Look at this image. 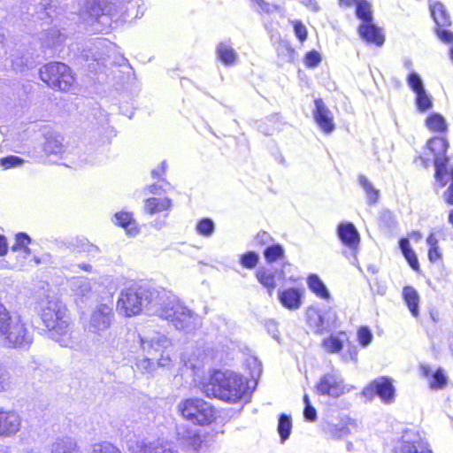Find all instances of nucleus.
<instances>
[{"label":"nucleus","mask_w":453,"mask_h":453,"mask_svg":"<svg viewBox=\"0 0 453 453\" xmlns=\"http://www.w3.org/2000/svg\"><path fill=\"white\" fill-rule=\"evenodd\" d=\"M203 390L207 396L216 397L224 402L235 403L249 393L247 380L232 372H214Z\"/></svg>","instance_id":"1"},{"label":"nucleus","mask_w":453,"mask_h":453,"mask_svg":"<svg viewBox=\"0 0 453 453\" xmlns=\"http://www.w3.org/2000/svg\"><path fill=\"white\" fill-rule=\"evenodd\" d=\"M449 142L446 138L441 136H433L429 138L425 145V150L428 157L418 156L415 162H418L423 167L426 168L430 165L431 159L434 161L435 171L434 180L437 186L443 188L448 183V165L449 158L447 157Z\"/></svg>","instance_id":"2"},{"label":"nucleus","mask_w":453,"mask_h":453,"mask_svg":"<svg viewBox=\"0 0 453 453\" xmlns=\"http://www.w3.org/2000/svg\"><path fill=\"white\" fill-rule=\"evenodd\" d=\"M40 318L50 336L62 346L71 342L70 319L65 306L50 301L42 308Z\"/></svg>","instance_id":"3"},{"label":"nucleus","mask_w":453,"mask_h":453,"mask_svg":"<svg viewBox=\"0 0 453 453\" xmlns=\"http://www.w3.org/2000/svg\"><path fill=\"white\" fill-rule=\"evenodd\" d=\"M40 80L54 91L73 92L77 85V76L73 68L61 61L43 64L38 72Z\"/></svg>","instance_id":"4"},{"label":"nucleus","mask_w":453,"mask_h":453,"mask_svg":"<svg viewBox=\"0 0 453 453\" xmlns=\"http://www.w3.org/2000/svg\"><path fill=\"white\" fill-rule=\"evenodd\" d=\"M0 342L8 348H25L32 342V336L21 318H13L0 303Z\"/></svg>","instance_id":"5"},{"label":"nucleus","mask_w":453,"mask_h":453,"mask_svg":"<svg viewBox=\"0 0 453 453\" xmlns=\"http://www.w3.org/2000/svg\"><path fill=\"white\" fill-rule=\"evenodd\" d=\"M157 294L155 289L142 285L127 287L119 295L117 311L126 318L140 315L143 308L151 303Z\"/></svg>","instance_id":"6"},{"label":"nucleus","mask_w":453,"mask_h":453,"mask_svg":"<svg viewBox=\"0 0 453 453\" xmlns=\"http://www.w3.org/2000/svg\"><path fill=\"white\" fill-rule=\"evenodd\" d=\"M176 410L184 420L197 426H210L217 419V411L213 405L200 397L181 400Z\"/></svg>","instance_id":"7"},{"label":"nucleus","mask_w":453,"mask_h":453,"mask_svg":"<svg viewBox=\"0 0 453 453\" xmlns=\"http://www.w3.org/2000/svg\"><path fill=\"white\" fill-rule=\"evenodd\" d=\"M158 316L169 321L177 330L189 332L199 326L198 316L179 301L170 302L162 306Z\"/></svg>","instance_id":"8"},{"label":"nucleus","mask_w":453,"mask_h":453,"mask_svg":"<svg viewBox=\"0 0 453 453\" xmlns=\"http://www.w3.org/2000/svg\"><path fill=\"white\" fill-rule=\"evenodd\" d=\"M366 398H373L375 395L385 403H391L395 399V388L392 379L380 377L371 381L362 391Z\"/></svg>","instance_id":"9"},{"label":"nucleus","mask_w":453,"mask_h":453,"mask_svg":"<svg viewBox=\"0 0 453 453\" xmlns=\"http://www.w3.org/2000/svg\"><path fill=\"white\" fill-rule=\"evenodd\" d=\"M316 393L319 395L338 398L345 393L343 380L334 372L325 373L316 384Z\"/></svg>","instance_id":"10"},{"label":"nucleus","mask_w":453,"mask_h":453,"mask_svg":"<svg viewBox=\"0 0 453 453\" xmlns=\"http://www.w3.org/2000/svg\"><path fill=\"white\" fill-rule=\"evenodd\" d=\"M114 311L111 305L107 303L98 304L92 311L89 319V326L92 332L96 334H101L102 332L110 328Z\"/></svg>","instance_id":"11"},{"label":"nucleus","mask_w":453,"mask_h":453,"mask_svg":"<svg viewBox=\"0 0 453 453\" xmlns=\"http://www.w3.org/2000/svg\"><path fill=\"white\" fill-rule=\"evenodd\" d=\"M313 117L321 131L329 134L335 129L334 114L326 105L322 98L314 99Z\"/></svg>","instance_id":"12"},{"label":"nucleus","mask_w":453,"mask_h":453,"mask_svg":"<svg viewBox=\"0 0 453 453\" xmlns=\"http://www.w3.org/2000/svg\"><path fill=\"white\" fill-rule=\"evenodd\" d=\"M21 426V418L13 410L0 408V436L16 434Z\"/></svg>","instance_id":"13"},{"label":"nucleus","mask_w":453,"mask_h":453,"mask_svg":"<svg viewBox=\"0 0 453 453\" xmlns=\"http://www.w3.org/2000/svg\"><path fill=\"white\" fill-rule=\"evenodd\" d=\"M420 375L423 378H428V387L432 390H440L444 388L448 384V376L443 368L438 367L433 372L428 364L421 363L418 365Z\"/></svg>","instance_id":"14"},{"label":"nucleus","mask_w":453,"mask_h":453,"mask_svg":"<svg viewBox=\"0 0 453 453\" xmlns=\"http://www.w3.org/2000/svg\"><path fill=\"white\" fill-rule=\"evenodd\" d=\"M337 234L344 246L353 250H357L360 236L354 224L351 222L339 224L337 226Z\"/></svg>","instance_id":"15"},{"label":"nucleus","mask_w":453,"mask_h":453,"mask_svg":"<svg viewBox=\"0 0 453 453\" xmlns=\"http://www.w3.org/2000/svg\"><path fill=\"white\" fill-rule=\"evenodd\" d=\"M360 37L367 43L381 46L385 37L381 30L372 24V21L361 23L357 27Z\"/></svg>","instance_id":"16"},{"label":"nucleus","mask_w":453,"mask_h":453,"mask_svg":"<svg viewBox=\"0 0 453 453\" xmlns=\"http://www.w3.org/2000/svg\"><path fill=\"white\" fill-rule=\"evenodd\" d=\"M115 225L123 228L129 236H135L140 233V226L134 218V214L127 211H119L114 214Z\"/></svg>","instance_id":"17"},{"label":"nucleus","mask_w":453,"mask_h":453,"mask_svg":"<svg viewBox=\"0 0 453 453\" xmlns=\"http://www.w3.org/2000/svg\"><path fill=\"white\" fill-rule=\"evenodd\" d=\"M303 289L287 288L279 291V300L283 307L288 310H296L302 305Z\"/></svg>","instance_id":"18"},{"label":"nucleus","mask_w":453,"mask_h":453,"mask_svg":"<svg viewBox=\"0 0 453 453\" xmlns=\"http://www.w3.org/2000/svg\"><path fill=\"white\" fill-rule=\"evenodd\" d=\"M394 453H433L428 444L420 437L412 440L401 439Z\"/></svg>","instance_id":"19"},{"label":"nucleus","mask_w":453,"mask_h":453,"mask_svg":"<svg viewBox=\"0 0 453 453\" xmlns=\"http://www.w3.org/2000/svg\"><path fill=\"white\" fill-rule=\"evenodd\" d=\"M50 453H82L78 441L71 436L57 438L50 445Z\"/></svg>","instance_id":"20"},{"label":"nucleus","mask_w":453,"mask_h":453,"mask_svg":"<svg viewBox=\"0 0 453 453\" xmlns=\"http://www.w3.org/2000/svg\"><path fill=\"white\" fill-rule=\"evenodd\" d=\"M349 338L345 331L331 334L321 341V347L328 353H339Z\"/></svg>","instance_id":"21"},{"label":"nucleus","mask_w":453,"mask_h":453,"mask_svg":"<svg viewBox=\"0 0 453 453\" xmlns=\"http://www.w3.org/2000/svg\"><path fill=\"white\" fill-rule=\"evenodd\" d=\"M115 4L111 0H91L88 11L96 19L103 16H111L115 12Z\"/></svg>","instance_id":"22"},{"label":"nucleus","mask_w":453,"mask_h":453,"mask_svg":"<svg viewBox=\"0 0 453 453\" xmlns=\"http://www.w3.org/2000/svg\"><path fill=\"white\" fill-rule=\"evenodd\" d=\"M173 206V202L168 197L157 198L155 196L144 200L143 210L149 215L169 211Z\"/></svg>","instance_id":"23"},{"label":"nucleus","mask_w":453,"mask_h":453,"mask_svg":"<svg viewBox=\"0 0 453 453\" xmlns=\"http://www.w3.org/2000/svg\"><path fill=\"white\" fill-rule=\"evenodd\" d=\"M131 453H178L176 449L164 442H138Z\"/></svg>","instance_id":"24"},{"label":"nucleus","mask_w":453,"mask_h":453,"mask_svg":"<svg viewBox=\"0 0 453 453\" xmlns=\"http://www.w3.org/2000/svg\"><path fill=\"white\" fill-rule=\"evenodd\" d=\"M430 12L436 24L435 27H448L451 25L449 13L441 2L432 4L430 5Z\"/></svg>","instance_id":"25"},{"label":"nucleus","mask_w":453,"mask_h":453,"mask_svg":"<svg viewBox=\"0 0 453 453\" xmlns=\"http://www.w3.org/2000/svg\"><path fill=\"white\" fill-rule=\"evenodd\" d=\"M403 298L412 316L418 317L419 295L415 288L412 286L403 287Z\"/></svg>","instance_id":"26"},{"label":"nucleus","mask_w":453,"mask_h":453,"mask_svg":"<svg viewBox=\"0 0 453 453\" xmlns=\"http://www.w3.org/2000/svg\"><path fill=\"white\" fill-rule=\"evenodd\" d=\"M263 256L268 265L284 261L286 258L285 248L280 243H271L265 247Z\"/></svg>","instance_id":"27"},{"label":"nucleus","mask_w":453,"mask_h":453,"mask_svg":"<svg viewBox=\"0 0 453 453\" xmlns=\"http://www.w3.org/2000/svg\"><path fill=\"white\" fill-rule=\"evenodd\" d=\"M425 124L432 133L443 134L448 131V124L445 118L438 112L430 113L426 118Z\"/></svg>","instance_id":"28"},{"label":"nucleus","mask_w":453,"mask_h":453,"mask_svg":"<svg viewBox=\"0 0 453 453\" xmlns=\"http://www.w3.org/2000/svg\"><path fill=\"white\" fill-rule=\"evenodd\" d=\"M256 278L266 288L269 296H272L277 287L276 273L266 268H260L256 272Z\"/></svg>","instance_id":"29"},{"label":"nucleus","mask_w":453,"mask_h":453,"mask_svg":"<svg viewBox=\"0 0 453 453\" xmlns=\"http://www.w3.org/2000/svg\"><path fill=\"white\" fill-rule=\"evenodd\" d=\"M46 155H58L64 152L63 137L60 134H49L42 146Z\"/></svg>","instance_id":"30"},{"label":"nucleus","mask_w":453,"mask_h":453,"mask_svg":"<svg viewBox=\"0 0 453 453\" xmlns=\"http://www.w3.org/2000/svg\"><path fill=\"white\" fill-rule=\"evenodd\" d=\"M399 248L408 261L410 266L416 272L419 271V264L415 251L411 249L410 241L406 237H403L399 240Z\"/></svg>","instance_id":"31"},{"label":"nucleus","mask_w":453,"mask_h":453,"mask_svg":"<svg viewBox=\"0 0 453 453\" xmlns=\"http://www.w3.org/2000/svg\"><path fill=\"white\" fill-rule=\"evenodd\" d=\"M218 58L225 65H233L236 63L237 54L235 50L226 43H219L216 49Z\"/></svg>","instance_id":"32"},{"label":"nucleus","mask_w":453,"mask_h":453,"mask_svg":"<svg viewBox=\"0 0 453 453\" xmlns=\"http://www.w3.org/2000/svg\"><path fill=\"white\" fill-rule=\"evenodd\" d=\"M14 240L15 242L11 247L12 251H22L26 255L31 254V249L29 248V245L32 243V239L27 233H17L15 234Z\"/></svg>","instance_id":"33"},{"label":"nucleus","mask_w":453,"mask_h":453,"mask_svg":"<svg viewBox=\"0 0 453 453\" xmlns=\"http://www.w3.org/2000/svg\"><path fill=\"white\" fill-rule=\"evenodd\" d=\"M307 283L309 288L316 294L318 296L327 299L329 297V292L317 274H311L307 278Z\"/></svg>","instance_id":"34"},{"label":"nucleus","mask_w":453,"mask_h":453,"mask_svg":"<svg viewBox=\"0 0 453 453\" xmlns=\"http://www.w3.org/2000/svg\"><path fill=\"white\" fill-rule=\"evenodd\" d=\"M278 432L280 437V441L284 442L287 439H288L291 429H292V420L291 418L282 413L279 417V422H278Z\"/></svg>","instance_id":"35"},{"label":"nucleus","mask_w":453,"mask_h":453,"mask_svg":"<svg viewBox=\"0 0 453 453\" xmlns=\"http://www.w3.org/2000/svg\"><path fill=\"white\" fill-rule=\"evenodd\" d=\"M356 15L362 23L372 21L371 4L366 0H358L356 4Z\"/></svg>","instance_id":"36"},{"label":"nucleus","mask_w":453,"mask_h":453,"mask_svg":"<svg viewBox=\"0 0 453 453\" xmlns=\"http://www.w3.org/2000/svg\"><path fill=\"white\" fill-rule=\"evenodd\" d=\"M416 94L415 98V104L417 106V109L421 111L425 112L430 110L433 106V102L429 95L426 92V90H421Z\"/></svg>","instance_id":"37"},{"label":"nucleus","mask_w":453,"mask_h":453,"mask_svg":"<svg viewBox=\"0 0 453 453\" xmlns=\"http://www.w3.org/2000/svg\"><path fill=\"white\" fill-rule=\"evenodd\" d=\"M239 262L242 267L253 269L259 262V256L255 251H247L240 256Z\"/></svg>","instance_id":"38"},{"label":"nucleus","mask_w":453,"mask_h":453,"mask_svg":"<svg viewBox=\"0 0 453 453\" xmlns=\"http://www.w3.org/2000/svg\"><path fill=\"white\" fill-rule=\"evenodd\" d=\"M358 180L359 183L365 190L368 202L370 203H376L379 198V191L372 187V183L368 180V179L365 176L362 175L359 177Z\"/></svg>","instance_id":"39"},{"label":"nucleus","mask_w":453,"mask_h":453,"mask_svg":"<svg viewBox=\"0 0 453 453\" xmlns=\"http://www.w3.org/2000/svg\"><path fill=\"white\" fill-rule=\"evenodd\" d=\"M89 453H122L121 450L113 443L109 441H100L92 446Z\"/></svg>","instance_id":"40"},{"label":"nucleus","mask_w":453,"mask_h":453,"mask_svg":"<svg viewBox=\"0 0 453 453\" xmlns=\"http://www.w3.org/2000/svg\"><path fill=\"white\" fill-rule=\"evenodd\" d=\"M357 337L359 344L363 347L368 346L373 339L372 333L367 326H361L357 328Z\"/></svg>","instance_id":"41"},{"label":"nucleus","mask_w":453,"mask_h":453,"mask_svg":"<svg viewBox=\"0 0 453 453\" xmlns=\"http://www.w3.org/2000/svg\"><path fill=\"white\" fill-rule=\"evenodd\" d=\"M196 231L198 234L209 236L214 231V223L211 219L204 218L198 221L196 225Z\"/></svg>","instance_id":"42"},{"label":"nucleus","mask_w":453,"mask_h":453,"mask_svg":"<svg viewBox=\"0 0 453 453\" xmlns=\"http://www.w3.org/2000/svg\"><path fill=\"white\" fill-rule=\"evenodd\" d=\"M295 35L299 42L303 43L308 37V30L305 25L299 19L292 21Z\"/></svg>","instance_id":"43"},{"label":"nucleus","mask_w":453,"mask_h":453,"mask_svg":"<svg viewBox=\"0 0 453 453\" xmlns=\"http://www.w3.org/2000/svg\"><path fill=\"white\" fill-rule=\"evenodd\" d=\"M406 81H407L409 87L415 93H418V92L425 89L419 74L415 72L410 73L408 74V76L406 78Z\"/></svg>","instance_id":"44"},{"label":"nucleus","mask_w":453,"mask_h":453,"mask_svg":"<svg viewBox=\"0 0 453 453\" xmlns=\"http://www.w3.org/2000/svg\"><path fill=\"white\" fill-rule=\"evenodd\" d=\"M23 163V158L14 155H10L0 158V165L5 170L20 165Z\"/></svg>","instance_id":"45"},{"label":"nucleus","mask_w":453,"mask_h":453,"mask_svg":"<svg viewBox=\"0 0 453 453\" xmlns=\"http://www.w3.org/2000/svg\"><path fill=\"white\" fill-rule=\"evenodd\" d=\"M321 62V56L319 51L312 50L305 53L304 64L309 68H313L319 65Z\"/></svg>","instance_id":"46"},{"label":"nucleus","mask_w":453,"mask_h":453,"mask_svg":"<svg viewBox=\"0 0 453 453\" xmlns=\"http://www.w3.org/2000/svg\"><path fill=\"white\" fill-rule=\"evenodd\" d=\"M254 240L256 246L266 247L267 245H270L271 242H273V237L268 232L265 230H260L256 234Z\"/></svg>","instance_id":"47"},{"label":"nucleus","mask_w":453,"mask_h":453,"mask_svg":"<svg viewBox=\"0 0 453 453\" xmlns=\"http://www.w3.org/2000/svg\"><path fill=\"white\" fill-rule=\"evenodd\" d=\"M451 179V182L443 193V200L448 205H453V165L448 171V175Z\"/></svg>","instance_id":"48"},{"label":"nucleus","mask_w":453,"mask_h":453,"mask_svg":"<svg viewBox=\"0 0 453 453\" xmlns=\"http://www.w3.org/2000/svg\"><path fill=\"white\" fill-rule=\"evenodd\" d=\"M435 33L443 42L453 44V32L445 27H435Z\"/></svg>","instance_id":"49"},{"label":"nucleus","mask_w":453,"mask_h":453,"mask_svg":"<svg viewBox=\"0 0 453 453\" xmlns=\"http://www.w3.org/2000/svg\"><path fill=\"white\" fill-rule=\"evenodd\" d=\"M303 416L306 420L313 422L317 419V411L311 404L304 406Z\"/></svg>","instance_id":"50"},{"label":"nucleus","mask_w":453,"mask_h":453,"mask_svg":"<svg viewBox=\"0 0 453 453\" xmlns=\"http://www.w3.org/2000/svg\"><path fill=\"white\" fill-rule=\"evenodd\" d=\"M10 376L6 371L0 369V392L9 388Z\"/></svg>","instance_id":"51"},{"label":"nucleus","mask_w":453,"mask_h":453,"mask_svg":"<svg viewBox=\"0 0 453 453\" xmlns=\"http://www.w3.org/2000/svg\"><path fill=\"white\" fill-rule=\"evenodd\" d=\"M427 257L430 262H436L441 258L442 254L439 247H429Z\"/></svg>","instance_id":"52"},{"label":"nucleus","mask_w":453,"mask_h":453,"mask_svg":"<svg viewBox=\"0 0 453 453\" xmlns=\"http://www.w3.org/2000/svg\"><path fill=\"white\" fill-rule=\"evenodd\" d=\"M9 245L7 238L0 234V257H4L8 253Z\"/></svg>","instance_id":"53"},{"label":"nucleus","mask_w":453,"mask_h":453,"mask_svg":"<svg viewBox=\"0 0 453 453\" xmlns=\"http://www.w3.org/2000/svg\"><path fill=\"white\" fill-rule=\"evenodd\" d=\"M166 172V166L165 162H161L159 167L156 170L151 171V176L153 178L160 179L163 175L165 174Z\"/></svg>","instance_id":"54"},{"label":"nucleus","mask_w":453,"mask_h":453,"mask_svg":"<svg viewBox=\"0 0 453 453\" xmlns=\"http://www.w3.org/2000/svg\"><path fill=\"white\" fill-rule=\"evenodd\" d=\"M438 239L434 233H430L426 238V242L429 247H439L438 246Z\"/></svg>","instance_id":"55"},{"label":"nucleus","mask_w":453,"mask_h":453,"mask_svg":"<svg viewBox=\"0 0 453 453\" xmlns=\"http://www.w3.org/2000/svg\"><path fill=\"white\" fill-rule=\"evenodd\" d=\"M190 440L192 441H190V443L193 444L194 446L201 445L202 440H201V437L199 434H195L194 436H192L190 438Z\"/></svg>","instance_id":"56"},{"label":"nucleus","mask_w":453,"mask_h":453,"mask_svg":"<svg viewBox=\"0 0 453 453\" xmlns=\"http://www.w3.org/2000/svg\"><path fill=\"white\" fill-rule=\"evenodd\" d=\"M357 1L358 0H339V4L341 5L349 7V6L353 5L354 4H357Z\"/></svg>","instance_id":"57"},{"label":"nucleus","mask_w":453,"mask_h":453,"mask_svg":"<svg viewBox=\"0 0 453 453\" xmlns=\"http://www.w3.org/2000/svg\"><path fill=\"white\" fill-rule=\"evenodd\" d=\"M160 187L157 184H151L147 187V189L151 194H157L158 193Z\"/></svg>","instance_id":"58"},{"label":"nucleus","mask_w":453,"mask_h":453,"mask_svg":"<svg viewBox=\"0 0 453 453\" xmlns=\"http://www.w3.org/2000/svg\"><path fill=\"white\" fill-rule=\"evenodd\" d=\"M303 403H305V406H307V404H311L310 398H309L308 395H304L303 397Z\"/></svg>","instance_id":"59"},{"label":"nucleus","mask_w":453,"mask_h":453,"mask_svg":"<svg viewBox=\"0 0 453 453\" xmlns=\"http://www.w3.org/2000/svg\"><path fill=\"white\" fill-rule=\"evenodd\" d=\"M449 221L452 224L453 226V210L449 212Z\"/></svg>","instance_id":"60"},{"label":"nucleus","mask_w":453,"mask_h":453,"mask_svg":"<svg viewBox=\"0 0 453 453\" xmlns=\"http://www.w3.org/2000/svg\"><path fill=\"white\" fill-rule=\"evenodd\" d=\"M450 58L453 59V47L450 49Z\"/></svg>","instance_id":"61"},{"label":"nucleus","mask_w":453,"mask_h":453,"mask_svg":"<svg viewBox=\"0 0 453 453\" xmlns=\"http://www.w3.org/2000/svg\"><path fill=\"white\" fill-rule=\"evenodd\" d=\"M353 354H354V359H356L357 352H356V350H355V349H354V351H353Z\"/></svg>","instance_id":"62"},{"label":"nucleus","mask_w":453,"mask_h":453,"mask_svg":"<svg viewBox=\"0 0 453 453\" xmlns=\"http://www.w3.org/2000/svg\"><path fill=\"white\" fill-rule=\"evenodd\" d=\"M158 363H159L160 365H164V363H162L161 359H159V360H158Z\"/></svg>","instance_id":"63"}]
</instances>
